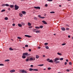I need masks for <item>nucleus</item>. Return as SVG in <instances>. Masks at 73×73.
Here are the masks:
<instances>
[{
    "mask_svg": "<svg viewBox=\"0 0 73 73\" xmlns=\"http://www.w3.org/2000/svg\"><path fill=\"white\" fill-rule=\"evenodd\" d=\"M5 10L3 9L1 11V12H5Z\"/></svg>",
    "mask_w": 73,
    "mask_h": 73,
    "instance_id": "obj_25",
    "label": "nucleus"
},
{
    "mask_svg": "<svg viewBox=\"0 0 73 73\" xmlns=\"http://www.w3.org/2000/svg\"><path fill=\"white\" fill-rule=\"evenodd\" d=\"M22 57L23 58H26V56L25 55H23V56H22Z\"/></svg>",
    "mask_w": 73,
    "mask_h": 73,
    "instance_id": "obj_19",
    "label": "nucleus"
},
{
    "mask_svg": "<svg viewBox=\"0 0 73 73\" xmlns=\"http://www.w3.org/2000/svg\"><path fill=\"white\" fill-rule=\"evenodd\" d=\"M31 68H33V65H31Z\"/></svg>",
    "mask_w": 73,
    "mask_h": 73,
    "instance_id": "obj_50",
    "label": "nucleus"
},
{
    "mask_svg": "<svg viewBox=\"0 0 73 73\" xmlns=\"http://www.w3.org/2000/svg\"><path fill=\"white\" fill-rule=\"evenodd\" d=\"M66 61H67V62H68V60L67 59L66 60Z\"/></svg>",
    "mask_w": 73,
    "mask_h": 73,
    "instance_id": "obj_63",
    "label": "nucleus"
},
{
    "mask_svg": "<svg viewBox=\"0 0 73 73\" xmlns=\"http://www.w3.org/2000/svg\"><path fill=\"white\" fill-rule=\"evenodd\" d=\"M39 58V56L38 55H36V58Z\"/></svg>",
    "mask_w": 73,
    "mask_h": 73,
    "instance_id": "obj_23",
    "label": "nucleus"
},
{
    "mask_svg": "<svg viewBox=\"0 0 73 73\" xmlns=\"http://www.w3.org/2000/svg\"><path fill=\"white\" fill-rule=\"evenodd\" d=\"M29 28H32V26H30V27H29Z\"/></svg>",
    "mask_w": 73,
    "mask_h": 73,
    "instance_id": "obj_62",
    "label": "nucleus"
},
{
    "mask_svg": "<svg viewBox=\"0 0 73 73\" xmlns=\"http://www.w3.org/2000/svg\"><path fill=\"white\" fill-rule=\"evenodd\" d=\"M15 10H17L19 8V7L16 5H15Z\"/></svg>",
    "mask_w": 73,
    "mask_h": 73,
    "instance_id": "obj_2",
    "label": "nucleus"
},
{
    "mask_svg": "<svg viewBox=\"0 0 73 73\" xmlns=\"http://www.w3.org/2000/svg\"><path fill=\"white\" fill-rule=\"evenodd\" d=\"M28 25H29V26H31V24L30 23H28Z\"/></svg>",
    "mask_w": 73,
    "mask_h": 73,
    "instance_id": "obj_29",
    "label": "nucleus"
},
{
    "mask_svg": "<svg viewBox=\"0 0 73 73\" xmlns=\"http://www.w3.org/2000/svg\"><path fill=\"white\" fill-rule=\"evenodd\" d=\"M43 57H45V55H43Z\"/></svg>",
    "mask_w": 73,
    "mask_h": 73,
    "instance_id": "obj_61",
    "label": "nucleus"
},
{
    "mask_svg": "<svg viewBox=\"0 0 73 73\" xmlns=\"http://www.w3.org/2000/svg\"><path fill=\"white\" fill-rule=\"evenodd\" d=\"M44 18H45V17H41V19H44Z\"/></svg>",
    "mask_w": 73,
    "mask_h": 73,
    "instance_id": "obj_55",
    "label": "nucleus"
},
{
    "mask_svg": "<svg viewBox=\"0 0 73 73\" xmlns=\"http://www.w3.org/2000/svg\"><path fill=\"white\" fill-rule=\"evenodd\" d=\"M5 6V4H3L2 5V7H4V6Z\"/></svg>",
    "mask_w": 73,
    "mask_h": 73,
    "instance_id": "obj_41",
    "label": "nucleus"
},
{
    "mask_svg": "<svg viewBox=\"0 0 73 73\" xmlns=\"http://www.w3.org/2000/svg\"><path fill=\"white\" fill-rule=\"evenodd\" d=\"M42 22L44 24H47V23L46 22V21H42Z\"/></svg>",
    "mask_w": 73,
    "mask_h": 73,
    "instance_id": "obj_8",
    "label": "nucleus"
},
{
    "mask_svg": "<svg viewBox=\"0 0 73 73\" xmlns=\"http://www.w3.org/2000/svg\"><path fill=\"white\" fill-rule=\"evenodd\" d=\"M63 60H64V59L63 58H61L60 59V60H61V61H62Z\"/></svg>",
    "mask_w": 73,
    "mask_h": 73,
    "instance_id": "obj_36",
    "label": "nucleus"
},
{
    "mask_svg": "<svg viewBox=\"0 0 73 73\" xmlns=\"http://www.w3.org/2000/svg\"><path fill=\"white\" fill-rule=\"evenodd\" d=\"M12 25H13V26H15V24L13 23V24Z\"/></svg>",
    "mask_w": 73,
    "mask_h": 73,
    "instance_id": "obj_54",
    "label": "nucleus"
},
{
    "mask_svg": "<svg viewBox=\"0 0 73 73\" xmlns=\"http://www.w3.org/2000/svg\"><path fill=\"white\" fill-rule=\"evenodd\" d=\"M34 8L35 9H40V7H34Z\"/></svg>",
    "mask_w": 73,
    "mask_h": 73,
    "instance_id": "obj_7",
    "label": "nucleus"
},
{
    "mask_svg": "<svg viewBox=\"0 0 73 73\" xmlns=\"http://www.w3.org/2000/svg\"><path fill=\"white\" fill-rule=\"evenodd\" d=\"M23 55L24 56H29L28 52L24 53L23 54Z\"/></svg>",
    "mask_w": 73,
    "mask_h": 73,
    "instance_id": "obj_4",
    "label": "nucleus"
},
{
    "mask_svg": "<svg viewBox=\"0 0 73 73\" xmlns=\"http://www.w3.org/2000/svg\"><path fill=\"white\" fill-rule=\"evenodd\" d=\"M57 54H58V55H62V54L60 53L59 52H58Z\"/></svg>",
    "mask_w": 73,
    "mask_h": 73,
    "instance_id": "obj_27",
    "label": "nucleus"
},
{
    "mask_svg": "<svg viewBox=\"0 0 73 73\" xmlns=\"http://www.w3.org/2000/svg\"><path fill=\"white\" fill-rule=\"evenodd\" d=\"M5 20H8V17H5Z\"/></svg>",
    "mask_w": 73,
    "mask_h": 73,
    "instance_id": "obj_28",
    "label": "nucleus"
},
{
    "mask_svg": "<svg viewBox=\"0 0 73 73\" xmlns=\"http://www.w3.org/2000/svg\"><path fill=\"white\" fill-rule=\"evenodd\" d=\"M22 13L24 15H25V14H26V12L25 11H22Z\"/></svg>",
    "mask_w": 73,
    "mask_h": 73,
    "instance_id": "obj_11",
    "label": "nucleus"
},
{
    "mask_svg": "<svg viewBox=\"0 0 73 73\" xmlns=\"http://www.w3.org/2000/svg\"><path fill=\"white\" fill-rule=\"evenodd\" d=\"M66 70L67 71V72H69V71H70V70Z\"/></svg>",
    "mask_w": 73,
    "mask_h": 73,
    "instance_id": "obj_60",
    "label": "nucleus"
},
{
    "mask_svg": "<svg viewBox=\"0 0 73 73\" xmlns=\"http://www.w3.org/2000/svg\"><path fill=\"white\" fill-rule=\"evenodd\" d=\"M25 46V47H28V45L26 44Z\"/></svg>",
    "mask_w": 73,
    "mask_h": 73,
    "instance_id": "obj_46",
    "label": "nucleus"
},
{
    "mask_svg": "<svg viewBox=\"0 0 73 73\" xmlns=\"http://www.w3.org/2000/svg\"><path fill=\"white\" fill-rule=\"evenodd\" d=\"M17 38L18 39H22V38L19 36H18L17 37Z\"/></svg>",
    "mask_w": 73,
    "mask_h": 73,
    "instance_id": "obj_33",
    "label": "nucleus"
},
{
    "mask_svg": "<svg viewBox=\"0 0 73 73\" xmlns=\"http://www.w3.org/2000/svg\"><path fill=\"white\" fill-rule=\"evenodd\" d=\"M46 60L48 62H49V60H50V59L49 58L47 59Z\"/></svg>",
    "mask_w": 73,
    "mask_h": 73,
    "instance_id": "obj_37",
    "label": "nucleus"
},
{
    "mask_svg": "<svg viewBox=\"0 0 73 73\" xmlns=\"http://www.w3.org/2000/svg\"><path fill=\"white\" fill-rule=\"evenodd\" d=\"M40 31H38L37 30L36 31V33H40Z\"/></svg>",
    "mask_w": 73,
    "mask_h": 73,
    "instance_id": "obj_20",
    "label": "nucleus"
},
{
    "mask_svg": "<svg viewBox=\"0 0 73 73\" xmlns=\"http://www.w3.org/2000/svg\"><path fill=\"white\" fill-rule=\"evenodd\" d=\"M29 71H32L33 70L34 71H38V70L37 69H33L32 68H29Z\"/></svg>",
    "mask_w": 73,
    "mask_h": 73,
    "instance_id": "obj_1",
    "label": "nucleus"
},
{
    "mask_svg": "<svg viewBox=\"0 0 73 73\" xmlns=\"http://www.w3.org/2000/svg\"><path fill=\"white\" fill-rule=\"evenodd\" d=\"M53 61V60H49V62H51L52 63Z\"/></svg>",
    "mask_w": 73,
    "mask_h": 73,
    "instance_id": "obj_18",
    "label": "nucleus"
},
{
    "mask_svg": "<svg viewBox=\"0 0 73 73\" xmlns=\"http://www.w3.org/2000/svg\"><path fill=\"white\" fill-rule=\"evenodd\" d=\"M48 44V43H44V45H47Z\"/></svg>",
    "mask_w": 73,
    "mask_h": 73,
    "instance_id": "obj_42",
    "label": "nucleus"
},
{
    "mask_svg": "<svg viewBox=\"0 0 73 73\" xmlns=\"http://www.w3.org/2000/svg\"><path fill=\"white\" fill-rule=\"evenodd\" d=\"M37 30V29H33V32H36V31Z\"/></svg>",
    "mask_w": 73,
    "mask_h": 73,
    "instance_id": "obj_9",
    "label": "nucleus"
},
{
    "mask_svg": "<svg viewBox=\"0 0 73 73\" xmlns=\"http://www.w3.org/2000/svg\"><path fill=\"white\" fill-rule=\"evenodd\" d=\"M34 19H35V20H37V18L36 17H34Z\"/></svg>",
    "mask_w": 73,
    "mask_h": 73,
    "instance_id": "obj_24",
    "label": "nucleus"
},
{
    "mask_svg": "<svg viewBox=\"0 0 73 73\" xmlns=\"http://www.w3.org/2000/svg\"><path fill=\"white\" fill-rule=\"evenodd\" d=\"M44 70H46V69L44 68Z\"/></svg>",
    "mask_w": 73,
    "mask_h": 73,
    "instance_id": "obj_64",
    "label": "nucleus"
},
{
    "mask_svg": "<svg viewBox=\"0 0 73 73\" xmlns=\"http://www.w3.org/2000/svg\"><path fill=\"white\" fill-rule=\"evenodd\" d=\"M19 72H21L22 73H23V70H20Z\"/></svg>",
    "mask_w": 73,
    "mask_h": 73,
    "instance_id": "obj_30",
    "label": "nucleus"
},
{
    "mask_svg": "<svg viewBox=\"0 0 73 73\" xmlns=\"http://www.w3.org/2000/svg\"><path fill=\"white\" fill-rule=\"evenodd\" d=\"M69 29L68 28H66V30H68V31H69Z\"/></svg>",
    "mask_w": 73,
    "mask_h": 73,
    "instance_id": "obj_56",
    "label": "nucleus"
},
{
    "mask_svg": "<svg viewBox=\"0 0 73 73\" xmlns=\"http://www.w3.org/2000/svg\"><path fill=\"white\" fill-rule=\"evenodd\" d=\"M38 66H44V64H40V65H38Z\"/></svg>",
    "mask_w": 73,
    "mask_h": 73,
    "instance_id": "obj_26",
    "label": "nucleus"
},
{
    "mask_svg": "<svg viewBox=\"0 0 73 73\" xmlns=\"http://www.w3.org/2000/svg\"><path fill=\"white\" fill-rule=\"evenodd\" d=\"M35 58H30V61H35Z\"/></svg>",
    "mask_w": 73,
    "mask_h": 73,
    "instance_id": "obj_3",
    "label": "nucleus"
},
{
    "mask_svg": "<svg viewBox=\"0 0 73 73\" xmlns=\"http://www.w3.org/2000/svg\"><path fill=\"white\" fill-rule=\"evenodd\" d=\"M22 25L24 26V25H25V24L24 23H22Z\"/></svg>",
    "mask_w": 73,
    "mask_h": 73,
    "instance_id": "obj_45",
    "label": "nucleus"
},
{
    "mask_svg": "<svg viewBox=\"0 0 73 73\" xmlns=\"http://www.w3.org/2000/svg\"><path fill=\"white\" fill-rule=\"evenodd\" d=\"M9 49L10 50H13V49L11 47H10L9 48Z\"/></svg>",
    "mask_w": 73,
    "mask_h": 73,
    "instance_id": "obj_22",
    "label": "nucleus"
},
{
    "mask_svg": "<svg viewBox=\"0 0 73 73\" xmlns=\"http://www.w3.org/2000/svg\"><path fill=\"white\" fill-rule=\"evenodd\" d=\"M26 62H28L29 61V59H26Z\"/></svg>",
    "mask_w": 73,
    "mask_h": 73,
    "instance_id": "obj_35",
    "label": "nucleus"
},
{
    "mask_svg": "<svg viewBox=\"0 0 73 73\" xmlns=\"http://www.w3.org/2000/svg\"><path fill=\"white\" fill-rule=\"evenodd\" d=\"M59 58H56L54 59V62H55V61H58V60H59Z\"/></svg>",
    "mask_w": 73,
    "mask_h": 73,
    "instance_id": "obj_6",
    "label": "nucleus"
},
{
    "mask_svg": "<svg viewBox=\"0 0 73 73\" xmlns=\"http://www.w3.org/2000/svg\"><path fill=\"white\" fill-rule=\"evenodd\" d=\"M68 38H70V35H68Z\"/></svg>",
    "mask_w": 73,
    "mask_h": 73,
    "instance_id": "obj_57",
    "label": "nucleus"
},
{
    "mask_svg": "<svg viewBox=\"0 0 73 73\" xmlns=\"http://www.w3.org/2000/svg\"><path fill=\"white\" fill-rule=\"evenodd\" d=\"M38 49H40V48H41V47H40V46L38 47Z\"/></svg>",
    "mask_w": 73,
    "mask_h": 73,
    "instance_id": "obj_58",
    "label": "nucleus"
},
{
    "mask_svg": "<svg viewBox=\"0 0 73 73\" xmlns=\"http://www.w3.org/2000/svg\"><path fill=\"white\" fill-rule=\"evenodd\" d=\"M46 48V49H49V47H48V46H46V47H45Z\"/></svg>",
    "mask_w": 73,
    "mask_h": 73,
    "instance_id": "obj_32",
    "label": "nucleus"
},
{
    "mask_svg": "<svg viewBox=\"0 0 73 73\" xmlns=\"http://www.w3.org/2000/svg\"><path fill=\"white\" fill-rule=\"evenodd\" d=\"M55 64H57V63H60V61H55Z\"/></svg>",
    "mask_w": 73,
    "mask_h": 73,
    "instance_id": "obj_17",
    "label": "nucleus"
},
{
    "mask_svg": "<svg viewBox=\"0 0 73 73\" xmlns=\"http://www.w3.org/2000/svg\"><path fill=\"white\" fill-rule=\"evenodd\" d=\"M47 1H53V0H47Z\"/></svg>",
    "mask_w": 73,
    "mask_h": 73,
    "instance_id": "obj_49",
    "label": "nucleus"
},
{
    "mask_svg": "<svg viewBox=\"0 0 73 73\" xmlns=\"http://www.w3.org/2000/svg\"><path fill=\"white\" fill-rule=\"evenodd\" d=\"M4 64H0V66H4Z\"/></svg>",
    "mask_w": 73,
    "mask_h": 73,
    "instance_id": "obj_39",
    "label": "nucleus"
},
{
    "mask_svg": "<svg viewBox=\"0 0 73 73\" xmlns=\"http://www.w3.org/2000/svg\"><path fill=\"white\" fill-rule=\"evenodd\" d=\"M25 37H29V38L31 37V36H30L28 35H25Z\"/></svg>",
    "mask_w": 73,
    "mask_h": 73,
    "instance_id": "obj_12",
    "label": "nucleus"
},
{
    "mask_svg": "<svg viewBox=\"0 0 73 73\" xmlns=\"http://www.w3.org/2000/svg\"><path fill=\"white\" fill-rule=\"evenodd\" d=\"M62 45L64 46V45H66V43H63L62 44Z\"/></svg>",
    "mask_w": 73,
    "mask_h": 73,
    "instance_id": "obj_47",
    "label": "nucleus"
},
{
    "mask_svg": "<svg viewBox=\"0 0 73 73\" xmlns=\"http://www.w3.org/2000/svg\"><path fill=\"white\" fill-rule=\"evenodd\" d=\"M64 64H65V65H66V64H67V62H65L64 63Z\"/></svg>",
    "mask_w": 73,
    "mask_h": 73,
    "instance_id": "obj_51",
    "label": "nucleus"
},
{
    "mask_svg": "<svg viewBox=\"0 0 73 73\" xmlns=\"http://www.w3.org/2000/svg\"><path fill=\"white\" fill-rule=\"evenodd\" d=\"M35 28H36V29H39L40 28V27H35Z\"/></svg>",
    "mask_w": 73,
    "mask_h": 73,
    "instance_id": "obj_34",
    "label": "nucleus"
},
{
    "mask_svg": "<svg viewBox=\"0 0 73 73\" xmlns=\"http://www.w3.org/2000/svg\"><path fill=\"white\" fill-rule=\"evenodd\" d=\"M50 13H55V12H54V11H52L50 12Z\"/></svg>",
    "mask_w": 73,
    "mask_h": 73,
    "instance_id": "obj_31",
    "label": "nucleus"
},
{
    "mask_svg": "<svg viewBox=\"0 0 73 73\" xmlns=\"http://www.w3.org/2000/svg\"><path fill=\"white\" fill-rule=\"evenodd\" d=\"M10 8H13L14 7V5H10Z\"/></svg>",
    "mask_w": 73,
    "mask_h": 73,
    "instance_id": "obj_15",
    "label": "nucleus"
},
{
    "mask_svg": "<svg viewBox=\"0 0 73 73\" xmlns=\"http://www.w3.org/2000/svg\"><path fill=\"white\" fill-rule=\"evenodd\" d=\"M18 26L19 27H22V25H21V24H18Z\"/></svg>",
    "mask_w": 73,
    "mask_h": 73,
    "instance_id": "obj_14",
    "label": "nucleus"
},
{
    "mask_svg": "<svg viewBox=\"0 0 73 73\" xmlns=\"http://www.w3.org/2000/svg\"><path fill=\"white\" fill-rule=\"evenodd\" d=\"M38 17H39V18H41V15H38Z\"/></svg>",
    "mask_w": 73,
    "mask_h": 73,
    "instance_id": "obj_40",
    "label": "nucleus"
},
{
    "mask_svg": "<svg viewBox=\"0 0 73 73\" xmlns=\"http://www.w3.org/2000/svg\"><path fill=\"white\" fill-rule=\"evenodd\" d=\"M8 61H9V60L7 59L5 60V62H8Z\"/></svg>",
    "mask_w": 73,
    "mask_h": 73,
    "instance_id": "obj_21",
    "label": "nucleus"
},
{
    "mask_svg": "<svg viewBox=\"0 0 73 73\" xmlns=\"http://www.w3.org/2000/svg\"><path fill=\"white\" fill-rule=\"evenodd\" d=\"M29 52H31V49H29Z\"/></svg>",
    "mask_w": 73,
    "mask_h": 73,
    "instance_id": "obj_52",
    "label": "nucleus"
},
{
    "mask_svg": "<svg viewBox=\"0 0 73 73\" xmlns=\"http://www.w3.org/2000/svg\"><path fill=\"white\" fill-rule=\"evenodd\" d=\"M45 7H48V4H46L45 5Z\"/></svg>",
    "mask_w": 73,
    "mask_h": 73,
    "instance_id": "obj_53",
    "label": "nucleus"
},
{
    "mask_svg": "<svg viewBox=\"0 0 73 73\" xmlns=\"http://www.w3.org/2000/svg\"><path fill=\"white\" fill-rule=\"evenodd\" d=\"M40 28L42 29V28H43V26H40Z\"/></svg>",
    "mask_w": 73,
    "mask_h": 73,
    "instance_id": "obj_44",
    "label": "nucleus"
},
{
    "mask_svg": "<svg viewBox=\"0 0 73 73\" xmlns=\"http://www.w3.org/2000/svg\"><path fill=\"white\" fill-rule=\"evenodd\" d=\"M10 73H13V72H15V70H12L10 71Z\"/></svg>",
    "mask_w": 73,
    "mask_h": 73,
    "instance_id": "obj_5",
    "label": "nucleus"
},
{
    "mask_svg": "<svg viewBox=\"0 0 73 73\" xmlns=\"http://www.w3.org/2000/svg\"><path fill=\"white\" fill-rule=\"evenodd\" d=\"M23 73H27V71H25L24 70H23Z\"/></svg>",
    "mask_w": 73,
    "mask_h": 73,
    "instance_id": "obj_13",
    "label": "nucleus"
},
{
    "mask_svg": "<svg viewBox=\"0 0 73 73\" xmlns=\"http://www.w3.org/2000/svg\"><path fill=\"white\" fill-rule=\"evenodd\" d=\"M48 70H50L51 69V68L50 67H48Z\"/></svg>",
    "mask_w": 73,
    "mask_h": 73,
    "instance_id": "obj_43",
    "label": "nucleus"
},
{
    "mask_svg": "<svg viewBox=\"0 0 73 73\" xmlns=\"http://www.w3.org/2000/svg\"><path fill=\"white\" fill-rule=\"evenodd\" d=\"M19 15L20 17H23V14L21 13H19Z\"/></svg>",
    "mask_w": 73,
    "mask_h": 73,
    "instance_id": "obj_16",
    "label": "nucleus"
},
{
    "mask_svg": "<svg viewBox=\"0 0 73 73\" xmlns=\"http://www.w3.org/2000/svg\"><path fill=\"white\" fill-rule=\"evenodd\" d=\"M5 5L6 7H8L9 6V5L7 4H5Z\"/></svg>",
    "mask_w": 73,
    "mask_h": 73,
    "instance_id": "obj_38",
    "label": "nucleus"
},
{
    "mask_svg": "<svg viewBox=\"0 0 73 73\" xmlns=\"http://www.w3.org/2000/svg\"><path fill=\"white\" fill-rule=\"evenodd\" d=\"M69 64L70 65H72V62H69Z\"/></svg>",
    "mask_w": 73,
    "mask_h": 73,
    "instance_id": "obj_48",
    "label": "nucleus"
},
{
    "mask_svg": "<svg viewBox=\"0 0 73 73\" xmlns=\"http://www.w3.org/2000/svg\"><path fill=\"white\" fill-rule=\"evenodd\" d=\"M8 10H9V11H10L11 10V9L10 8H8Z\"/></svg>",
    "mask_w": 73,
    "mask_h": 73,
    "instance_id": "obj_59",
    "label": "nucleus"
},
{
    "mask_svg": "<svg viewBox=\"0 0 73 73\" xmlns=\"http://www.w3.org/2000/svg\"><path fill=\"white\" fill-rule=\"evenodd\" d=\"M61 29L62 31H65V29L64 28V27H62L61 28Z\"/></svg>",
    "mask_w": 73,
    "mask_h": 73,
    "instance_id": "obj_10",
    "label": "nucleus"
}]
</instances>
